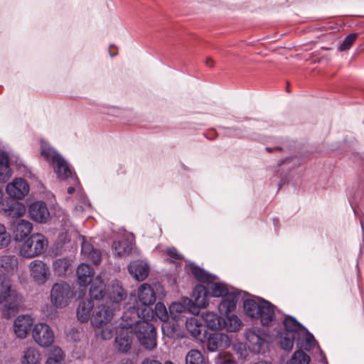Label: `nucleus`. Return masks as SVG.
<instances>
[{
  "label": "nucleus",
  "mask_w": 364,
  "mask_h": 364,
  "mask_svg": "<svg viewBox=\"0 0 364 364\" xmlns=\"http://www.w3.org/2000/svg\"><path fill=\"white\" fill-rule=\"evenodd\" d=\"M2 364H15V360L14 358H9L6 359Z\"/></svg>",
  "instance_id": "6e6d98bb"
},
{
  "label": "nucleus",
  "mask_w": 364,
  "mask_h": 364,
  "mask_svg": "<svg viewBox=\"0 0 364 364\" xmlns=\"http://www.w3.org/2000/svg\"><path fill=\"white\" fill-rule=\"evenodd\" d=\"M129 273L138 281L144 280L149 275V267L142 260L131 262L128 267Z\"/></svg>",
  "instance_id": "aec40b11"
},
{
  "label": "nucleus",
  "mask_w": 364,
  "mask_h": 364,
  "mask_svg": "<svg viewBox=\"0 0 364 364\" xmlns=\"http://www.w3.org/2000/svg\"><path fill=\"white\" fill-rule=\"evenodd\" d=\"M284 326L285 328V333L289 335H294L298 338H301V333H305V328L291 316H287L284 320Z\"/></svg>",
  "instance_id": "c85d7f7f"
},
{
  "label": "nucleus",
  "mask_w": 364,
  "mask_h": 364,
  "mask_svg": "<svg viewBox=\"0 0 364 364\" xmlns=\"http://www.w3.org/2000/svg\"><path fill=\"white\" fill-rule=\"evenodd\" d=\"M4 193L2 188L0 187V203L3 200Z\"/></svg>",
  "instance_id": "4d7b16f0"
},
{
  "label": "nucleus",
  "mask_w": 364,
  "mask_h": 364,
  "mask_svg": "<svg viewBox=\"0 0 364 364\" xmlns=\"http://www.w3.org/2000/svg\"><path fill=\"white\" fill-rule=\"evenodd\" d=\"M156 301V294L153 288L146 283L141 284L137 289V299L131 295L129 302L126 304L124 318L134 321L139 318L153 319L154 311L151 307Z\"/></svg>",
  "instance_id": "f257e3e1"
},
{
  "label": "nucleus",
  "mask_w": 364,
  "mask_h": 364,
  "mask_svg": "<svg viewBox=\"0 0 364 364\" xmlns=\"http://www.w3.org/2000/svg\"><path fill=\"white\" fill-rule=\"evenodd\" d=\"M41 156L53 165L54 172L60 180H65L71 176V171L66 161L48 143L42 141Z\"/></svg>",
  "instance_id": "39448f33"
},
{
  "label": "nucleus",
  "mask_w": 364,
  "mask_h": 364,
  "mask_svg": "<svg viewBox=\"0 0 364 364\" xmlns=\"http://www.w3.org/2000/svg\"><path fill=\"white\" fill-rule=\"evenodd\" d=\"M81 252L87 260L92 262L94 264H97L100 262V252L95 249L89 242L85 241L84 237L82 238Z\"/></svg>",
  "instance_id": "cd10ccee"
},
{
  "label": "nucleus",
  "mask_w": 364,
  "mask_h": 364,
  "mask_svg": "<svg viewBox=\"0 0 364 364\" xmlns=\"http://www.w3.org/2000/svg\"><path fill=\"white\" fill-rule=\"evenodd\" d=\"M20 360L21 364H41L42 355L37 347L31 346L23 350Z\"/></svg>",
  "instance_id": "412c9836"
},
{
  "label": "nucleus",
  "mask_w": 364,
  "mask_h": 364,
  "mask_svg": "<svg viewBox=\"0 0 364 364\" xmlns=\"http://www.w3.org/2000/svg\"><path fill=\"white\" fill-rule=\"evenodd\" d=\"M105 285L100 276H97L92 282L90 296L92 299L99 300L105 296Z\"/></svg>",
  "instance_id": "2f4dec72"
},
{
  "label": "nucleus",
  "mask_w": 364,
  "mask_h": 364,
  "mask_svg": "<svg viewBox=\"0 0 364 364\" xmlns=\"http://www.w3.org/2000/svg\"><path fill=\"white\" fill-rule=\"evenodd\" d=\"M12 229L14 237L16 241H21L25 239L31 232L33 230L32 224L26 220H17L14 222Z\"/></svg>",
  "instance_id": "6ab92c4d"
},
{
  "label": "nucleus",
  "mask_w": 364,
  "mask_h": 364,
  "mask_svg": "<svg viewBox=\"0 0 364 364\" xmlns=\"http://www.w3.org/2000/svg\"><path fill=\"white\" fill-rule=\"evenodd\" d=\"M231 344L229 336L223 333H213L209 335L207 339V349L215 352L218 349L228 348Z\"/></svg>",
  "instance_id": "4468645a"
},
{
  "label": "nucleus",
  "mask_w": 364,
  "mask_h": 364,
  "mask_svg": "<svg viewBox=\"0 0 364 364\" xmlns=\"http://www.w3.org/2000/svg\"><path fill=\"white\" fill-rule=\"evenodd\" d=\"M6 191L10 197L22 199L28 193L29 186L26 180L18 178L7 184Z\"/></svg>",
  "instance_id": "ddd939ff"
},
{
  "label": "nucleus",
  "mask_w": 364,
  "mask_h": 364,
  "mask_svg": "<svg viewBox=\"0 0 364 364\" xmlns=\"http://www.w3.org/2000/svg\"><path fill=\"white\" fill-rule=\"evenodd\" d=\"M33 320L28 315L18 316L14 321V331L16 336L23 339L26 338L33 326Z\"/></svg>",
  "instance_id": "f3484780"
},
{
  "label": "nucleus",
  "mask_w": 364,
  "mask_h": 364,
  "mask_svg": "<svg viewBox=\"0 0 364 364\" xmlns=\"http://www.w3.org/2000/svg\"><path fill=\"white\" fill-rule=\"evenodd\" d=\"M11 174L9 166H0V182H5Z\"/></svg>",
  "instance_id": "8fccbe9b"
},
{
  "label": "nucleus",
  "mask_w": 364,
  "mask_h": 364,
  "mask_svg": "<svg viewBox=\"0 0 364 364\" xmlns=\"http://www.w3.org/2000/svg\"><path fill=\"white\" fill-rule=\"evenodd\" d=\"M97 336L101 337L104 340H109L113 336L114 326L112 321L102 323L99 326H93Z\"/></svg>",
  "instance_id": "c9c22d12"
},
{
  "label": "nucleus",
  "mask_w": 364,
  "mask_h": 364,
  "mask_svg": "<svg viewBox=\"0 0 364 364\" xmlns=\"http://www.w3.org/2000/svg\"><path fill=\"white\" fill-rule=\"evenodd\" d=\"M186 328L191 335L196 339L202 341L204 338V326L198 317L191 316L186 321Z\"/></svg>",
  "instance_id": "4be33fe9"
},
{
  "label": "nucleus",
  "mask_w": 364,
  "mask_h": 364,
  "mask_svg": "<svg viewBox=\"0 0 364 364\" xmlns=\"http://www.w3.org/2000/svg\"><path fill=\"white\" fill-rule=\"evenodd\" d=\"M122 319L125 322L124 327L129 326L132 332L133 330L140 343L146 349L151 350L156 346V338L155 328L149 323L151 319L139 318L134 321L132 318H124V313Z\"/></svg>",
  "instance_id": "7ed1b4c3"
},
{
  "label": "nucleus",
  "mask_w": 364,
  "mask_h": 364,
  "mask_svg": "<svg viewBox=\"0 0 364 364\" xmlns=\"http://www.w3.org/2000/svg\"><path fill=\"white\" fill-rule=\"evenodd\" d=\"M63 358V353L62 350L57 346H53L50 349L48 358L46 364H61Z\"/></svg>",
  "instance_id": "4c0bfd02"
},
{
  "label": "nucleus",
  "mask_w": 364,
  "mask_h": 364,
  "mask_svg": "<svg viewBox=\"0 0 364 364\" xmlns=\"http://www.w3.org/2000/svg\"><path fill=\"white\" fill-rule=\"evenodd\" d=\"M73 181L76 183V186L75 187H69L68 188V193L73 194L77 193L79 202L78 204L75 205V212L76 214H81L85 210L89 208L90 205L83 193H82L81 188L78 186L77 179L74 178Z\"/></svg>",
  "instance_id": "b1692460"
},
{
  "label": "nucleus",
  "mask_w": 364,
  "mask_h": 364,
  "mask_svg": "<svg viewBox=\"0 0 364 364\" xmlns=\"http://www.w3.org/2000/svg\"><path fill=\"white\" fill-rule=\"evenodd\" d=\"M255 364H272V363L269 362V361H258L257 363H255Z\"/></svg>",
  "instance_id": "13d9d810"
},
{
  "label": "nucleus",
  "mask_w": 364,
  "mask_h": 364,
  "mask_svg": "<svg viewBox=\"0 0 364 364\" xmlns=\"http://www.w3.org/2000/svg\"><path fill=\"white\" fill-rule=\"evenodd\" d=\"M357 37L358 34L355 33H352L348 35L339 46L338 50L340 51H345L348 50L350 48V46L353 44V43L355 41Z\"/></svg>",
  "instance_id": "a18cd8bd"
},
{
  "label": "nucleus",
  "mask_w": 364,
  "mask_h": 364,
  "mask_svg": "<svg viewBox=\"0 0 364 364\" xmlns=\"http://www.w3.org/2000/svg\"><path fill=\"white\" fill-rule=\"evenodd\" d=\"M123 324H125V322L122 321L120 323L121 331L116 337L115 343L119 351L126 353L131 348L133 334L129 326L124 327Z\"/></svg>",
  "instance_id": "2eb2a0df"
},
{
  "label": "nucleus",
  "mask_w": 364,
  "mask_h": 364,
  "mask_svg": "<svg viewBox=\"0 0 364 364\" xmlns=\"http://www.w3.org/2000/svg\"><path fill=\"white\" fill-rule=\"evenodd\" d=\"M48 241L39 233L33 234L21 246L20 254L26 258H31L41 255L47 247Z\"/></svg>",
  "instance_id": "6e6552de"
},
{
  "label": "nucleus",
  "mask_w": 364,
  "mask_h": 364,
  "mask_svg": "<svg viewBox=\"0 0 364 364\" xmlns=\"http://www.w3.org/2000/svg\"><path fill=\"white\" fill-rule=\"evenodd\" d=\"M11 241L10 233L7 231L6 226L0 223V250L7 247Z\"/></svg>",
  "instance_id": "a19ab883"
},
{
  "label": "nucleus",
  "mask_w": 364,
  "mask_h": 364,
  "mask_svg": "<svg viewBox=\"0 0 364 364\" xmlns=\"http://www.w3.org/2000/svg\"><path fill=\"white\" fill-rule=\"evenodd\" d=\"M164 364H173L171 361H166Z\"/></svg>",
  "instance_id": "bf43d9fd"
},
{
  "label": "nucleus",
  "mask_w": 364,
  "mask_h": 364,
  "mask_svg": "<svg viewBox=\"0 0 364 364\" xmlns=\"http://www.w3.org/2000/svg\"><path fill=\"white\" fill-rule=\"evenodd\" d=\"M208 328L212 330H220L223 327V319L213 312H203L200 315Z\"/></svg>",
  "instance_id": "c756f323"
},
{
  "label": "nucleus",
  "mask_w": 364,
  "mask_h": 364,
  "mask_svg": "<svg viewBox=\"0 0 364 364\" xmlns=\"http://www.w3.org/2000/svg\"><path fill=\"white\" fill-rule=\"evenodd\" d=\"M96 304L91 299H83L79 302L77 308V317L81 322H87L90 316V311L95 309Z\"/></svg>",
  "instance_id": "393cba45"
},
{
  "label": "nucleus",
  "mask_w": 364,
  "mask_h": 364,
  "mask_svg": "<svg viewBox=\"0 0 364 364\" xmlns=\"http://www.w3.org/2000/svg\"><path fill=\"white\" fill-rule=\"evenodd\" d=\"M185 364H208V361L199 350L191 349L186 355Z\"/></svg>",
  "instance_id": "e433bc0d"
},
{
  "label": "nucleus",
  "mask_w": 364,
  "mask_h": 364,
  "mask_svg": "<svg viewBox=\"0 0 364 364\" xmlns=\"http://www.w3.org/2000/svg\"><path fill=\"white\" fill-rule=\"evenodd\" d=\"M141 364H162L161 362L156 360L146 358L142 361Z\"/></svg>",
  "instance_id": "864d4df0"
},
{
  "label": "nucleus",
  "mask_w": 364,
  "mask_h": 364,
  "mask_svg": "<svg viewBox=\"0 0 364 364\" xmlns=\"http://www.w3.org/2000/svg\"><path fill=\"white\" fill-rule=\"evenodd\" d=\"M77 283L80 287H86L92 283L94 276L93 269L87 264L82 263L77 269Z\"/></svg>",
  "instance_id": "5701e85b"
},
{
  "label": "nucleus",
  "mask_w": 364,
  "mask_h": 364,
  "mask_svg": "<svg viewBox=\"0 0 364 364\" xmlns=\"http://www.w3.org/2000/svg\"><path fill=\"white\" fill-rule=\"evenodd\" d=\"M168 255L176 259H180L182 258L181 255L178 252L177 250L174 247L168 248L167 250Z\"/></svg>",
  "instance_id": "603ef678"
},
{
  "label": "nucleus",
  "mask_w": 364,
  "mask_h": 364,
  "mask_svg": "<svg viewBox=\"0 0 364 364\" xmlns=\"http://www.w3.org/2000/svg\"><path fill=\"white\" fill-rule=\"evenodd\" d=\"M301 338H298L297 336H294V335H289V333H284V336L281 338L280 345L281 347L284 350L289 351L292 349L294 346V341L295 339H300Z\"/></svg>",
  "instance_id": "37998d69"
},
{
  "label": "nucleus",
  "mask_w": 364,
  "mask_h": 364,
  "mask_svg": "<svg viewBox=\"0 0 364 364\" xmlns=\"http://www.w3.org/2000/svg\"><path fill=\"white\" fill-rule=\"evenodd\" d=\"M194 304L200 308L206 307L208 304V295L206 288L203 285H198L193 292Z\"/></svg>",
  "instance_id": "7c9ffc66"
},
{
  "label": "nucleus",
  "mask_w": 364,
  "mask_h": 364,
  "mask_svg": "<svg viewBox=\"0 0 364 364\" xmlns=\"http://www.w3.org/2000/svg\"><path fill=\"white\" fill-rule=\"evenodd\" d=\"M0 166H9L8 154L4 151H0Z\"/></svg>",
  "instance_id": "3c124183"
},
{
  "label": "nucleus",
  "mask_w": 364,
  "mask_h": 364,
  "mask_svg": "<svg viewBox=\"0 0 364 364\" xmlns=\"http://www.w3.org/2000/svg\"><path fill=\"white\" fill-rule=\"evenodd\" d=\"M246 345L255 353H260L267 348V334L259 328H250L245 331Z\"/></svg>",
  "instance_id": "1a4fd4ad"
},
{
  "label": "nucleus",
  "mask_w": 364,
  "mask_h": 364,
  "mask_svg": "<svg viewBox=\"0 0 364 364\" xmlns=\"http://www.w3.org/2000/svg\"><path fill=\"white\" fill-rule=\"evenodd\" d=\"M11 289V281L8 279L0 277V304L7 299Z\"/></svg>",
  "instance_id": "ea45409f"
},
{
  "label": "nucleus",
  "mask_w": 364,
  "mask_h": 364,
  "mask_svg": "<svg viewBox=\"0 0 364 364\" xmlns=\"http://www.w3.org/2000/svg\"><path fill=\"white\" fill-rule=\"evenodd\" d=\"M5 302L4 314L6 318H10L16 314L22 305L23 300L15 290L11 289Z\"/></svg>",
  "instance_id": "dca6fc26"
},
{
  "label": "nucleus",
  "mask_w": 364,
  "mask_h": 364,
  "mask_svg": "<svg viewBox=\"0 0 364 364\" xmlns=\"http://www.w3.org/2000/svg\"><path fill=\"white\" fill-rule=\"evenodd\" d=\"M53 269L58 276L65 275L71 272V260L68 258L57 259L53 263Z\"/></svg>",
  "instance_id": "72a5a7b5"
},
{
  "label": "nucleus",
  "mask_w": 364,
  "mask_h": 364,
  "mask_svg": "<svg viewBox=\"0 0 364 364\" xmlns=\"http://www.w3.org/2000/svg\"><path fill=\"white\" fill-rule=\"evenodd\" d=\"M74 295L70 284L66 282L56 283L50 291V302L55 308L63 309L71 302Z\"/></svg>",
  "instance_id": "0eeeda50"
},
{
  "label": "nucleus",
  "mask_w": 364,
  "mask_h": 364,
  "mask_svg": "<svg viewBox=\"0 0 364 364\" xmlns=\"http://www.w3.org/2000/svg\"><path fill=\"white\" fill-rule=\"evenodd\" d=\"M18 269V259L14 255H2L0 257V272L14 274Z\"/></svg>",
  "instance_id": "a878e982"
},
{
  "label": "nucleus",
  "mask_w": 364,
  "mask_h": 364,
  "mask_svg": "<svg viewBox=\"0 0 364 364\" xmlns=\"http://www.w3.org/2000/svg\"><path fill=\"white\" fill-rule=\"evenodd\" d=\"M237 296L235 293L227 294L218 305V311L221 314L228 315L235 309Z\"/></svg>",
  "instance_id": "bb28decb"
},
{
  "label": "nucleus",
  "mask_w": 364,
  "mask_h": 364,
  "mask_svg": "<svg viewBox=\"0 0 364 364\" xmlns=\"http://www.w3.org/2000/svg\"><path fill=\"white\" fill-rule=\"evenodd\" d=\"M132 248V236H129L127 239L114 242L112 249L114 253L119 256H124L130 252Z\"/></svg>",
  "instance_id": "473e14b6"
},
{
  "label": "nucleus",
  "mask_w": 364,
  "mask_h": 364,
  "mask_svg": "<svg viewBox=\"0 0 364 364\" xmlns=\"http://www.w3.org/2000/svg\"><path fill=\"white\" fill-rule=\"evenodd\" d=\"M301 337L305 338V343H303L304 348L306 350H309L314 346L316 341L314 336L311 334L309 333L305 329V333H301Z\"/></svg>",
  "instance_id": "09e8293b"
},
{
  "label": "nucleus",
  "mask_w": 364,
  "mask_h": 364,
  "mask_svg": "<svg viewBox=\"0 0 364 364\" xmlns=\"http://www.w3.org/2000/svg\"><path fill=\"white\" fill-rule=\"evenodd\" d=\"M28 267L31 279L38 285L46 284L51 276L48 264L41 259L31 261Z\"/></svg>",
  "instance_id": "9d476101"
},
{
  "label": "nucleus",
  "mask_w": 364,
  "mask_h": 364,
  "mask_svg": "<svg viewBox=\"0 0 364 364\" xmlns=\"http://www.w3.org/2000/svg\"><path fill=\"white\" fill-rule=\"evenodd\" d=\"M190 269L192 274L198 281L208 283V288L213 296L225 297L227 294L230 293L228 291L225 284L215 282L217 279L215 276L208 274L203 269L193 264L191 265Z\"/></svg>",
  "instance_id": "423d86ee"
},
{
  "label": "nucleus",
  "mask_w": 364,
  "mask_h": 364,
  "mask_svg": "<svg viewBox=\"0 0 364 364\" xmlns=\"http://www.w3.org/2000/svg\"><path fill=\"white\" fill-rule=\"evenodd\" d=\"M26 212V206L23 203L18 202L11 204L8 209V215L16 218L23 216Z\"/></svg>",
  "instance_id": "58836bf2"
},
{
  "label": "nucleus",
  "mask_w": 364,
  "mask_h": 364,
  "mask_svg": "<svg viewBox=\"0 0 364 364\" xmlns=\"http://www.w3.org/2000/svg\"><path fill=\"white\" fill-rule=\"evenodd\" d=\"M154 316L156 315L161 321L163 322L167 321L168 318V314L167 309L164 304L159 302L155 306V313L154 312Z\"/></svg>",
  "instance_id": "c03bdc74"
},
{
  "label": "nucleus",
  "mask_w": 364,
  "mask_h": 364,
  "mask_svg": "<svg viewBox=\"0 0 364 364\" xmlns=\"http://www.w3.org/2000/svg\"><path fill=\"white\" fill-rule=\"evenodd\" d=\"M243 307L247 316L259 320L264 326L269 325L274 318V306L267 301L247 299L244 301Z\"/></svg>",
  "instance_id": "20e7f679"
},
{
  "label": "nucleus",
  "mask_w": 364,
  "mask_h": 364,
  "mask_svg": "<svg viewBox=\"0 0 364 364\" xmlns=\"http://www.w3.org/2000/svg\"><path fill=\"white\" fill-rule=\"evenodd\" d=\"M28 210L31 219L36 223H46L50 219V212L47 205L43 201L32 203Z\"/></svg>",
  "instance_id": "f8f14e48"
},
{
  "label": "nucleus",
  "mask_w": 364,
  "mask_h": 364,
  "mask_svg": "<svg viewBox=\"0 0 364 364\" xmlns=\"http://www.w3.org/2000/svg\"><path fill=\"white\" fill-rule=\"evenodd\" d=\"M310 361L309 356L302 350L296 351L290 361L289 364H309Z\"/></svg>",
  "instance_id": "79ce46f5"
},
{
  "label": "nucleus",
  "mask_w": 364,
  "mask_h": 364,
  "mask_svg": "<svg viewBox=\"0 0 364 364\" xmlns=\"http://www.w3.org/2000/svg\"><path fill=\"white\" fill-rule=\"evenodd\" d=\"M215 364H237L232 356L226 353H219L215 358Z\"/></svg>",
  "instance_id": "49530a36"
},
{
  "label": "nucleus",
  "mask_w": 364,
  "mask_h": 364,
  "mask_svg": "<svg viewBox=\"0 0 364 364\" xmlns=\"http://www.w3.org/2000/svg\"><path fill=\"white\" fill-rule=\"evenodd\" d=\"M193 301L188 298H183L180 301L173 302L169 306V313L171 316L176 321L188 312L193 306Z\"/></svg>",
  "instance_id": "a211bd4d"
},
{
  "label": "nucleus",
  "mask_w": 364,
  "mask_h": 364,
  "mask_svg": "<svg viewBox=\"0 0 364 364\" xmlns=\"http://www.w3.org/2000/svg\"><path fill=\"white\" fill-rule=\"evenodd\" d=\"M223 328H225L230 332H236L242 326L241 320L235 314L226 315L225 319H223Z\"/></svg>",
  "instance_id": "f704fd0d"
},
{
  "label": "nucleus",
  "mask_w": 364,
  "mask_h": 364,
  "mask_svg": "<svg viewBox=\"0 0 364 364\" xmlns=\"http://www.w3.org/2000/svg\"><path fill=\"white\" fill-rule=\"evenodd\" d=\"M32 337L34 341L41 347L49 346L54 341L53 330L44 323H38L33 326Z\"/></svg>",
  "instance_id": "9b49d317"
},
{
  "label": "nucleus",
  "mask_w": 364,
  "mask_h": 364,
  "mask_svg": "<svg viewBox=\"0 0 364 364\" xmlns=\"http://www.w3.org/2000/svg\"><path fill=\"white\" fill-rule=\"evenodd\" d=\"M205 63L206 65L208 67H213L214 65V62H213V59L209 57L205 59Z\"/></svg>",
  "instance_id": "5fc2aeb1"
},
{
  "label": "nucleus",
  "mask_w": 364,
  "mask_h": 364,
  "mask_svg": "<svg viewBox=\"0 0 364 364\" xmlns=\"http://www.w3.org/2000/svg\"><path fill=\"white\" fill-rule=\"evenodd\" d=\"M164 335L169 338H174L176 336V327L167 321H164L161 326Z\"/></svg>",
  "instance_id": "de8ad7c7"
},
{
  "label": "nucleus",
  "mask_w": 364,
  "mask_h": 364,
  "mask_svg": "<svg viewBox=\"0 0 364 364\" xmlns=\"http://www.w3.org/2000/svg\"><path fill=\"white\" fill-rule=\"evenodd\" d=\"M126 293L117 282H114L108 289V298L105 304H96L91 323L93 326H99L102 323L112 321L113 315L119 309V303L125 298Z\"/></svg>",
  "instance_id": "f03ea898"
}]
</instances>
